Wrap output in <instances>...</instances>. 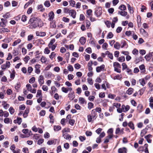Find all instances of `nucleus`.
Masks as SVG:
<instances>
[{
    "instance_id": "obj_7",
    "label": "nucleus",
    "mask_w": 153,
    "mask_h": 153,
    "mask_svg": "<svg viewBox=\"0 0 153 153\" xmlns=\"http://www.w3.org/2000/svg\"><path fill=\"white\" fill-rule=\"evenodd\" d=\"M49 19H48L49 21H52L54 18V14L53 12L52 11H51L48 14Z\"/></svg>"
},
{
    "instance_id": "obj_20",
    "label": "nucleus",
    "mask_w": 153,
    "mask_h": 153,
    "mask_svg": "<svg viewBox=\"0 0 153 153\" xmlns=\"http://www.w3.org/2000/svg\"><path fill=\"white\" fill-rule=\"evenodd\" d=\"M106 54L107 55L108 57L111 59H113V55L112 53H110L108 51H106Z\"/></svg>"
},
{
    "instance_id": "obj_2",
    "label": "nucleus",
    "mask_w": 153,
    "mask_h": 153,
    "mask_svg": "<svg viewBox=\"0 0 153 153\" xmlns=\"http://www.w3.org/2000/svg\"><path fill=\"white\" fill-rule=\"evenodd\" d=\"M102 9L101 7H98L96 8L95 11V15L97 17L100 16L102 14Z\"/></svg>"
},
{
    "instance_id": "obj_40",
    "label": "nucleus",
    "mask_w": 153,
    "mask_h": 153,
    "mask_svg": "<svg viewBox=\"0 0 153 153\" xmlns=\"http://www.w3.org/2000/svg\"><path fill=\"white\" fill-rule=\"evenodd\" d=\"M146 88V87H144L139 90V91L140 92L139 94L141 96L143 94Z\"/></svg>"
},
{
    "instance_id": "obj_58",
    "label": "nucleus",
    "mask_w": 153,
    "mask_h": 153,
    "mask_svg": "<svg viewBox=\"0 0 153 153\" xmlns=\"http://www.w3.org/2000/svg\"><path fill=\"white\" fill-rule=\"evenodd\" d=\"M132 53L134 55H136L138 54L139 52L137 49L136 48H134L133 50Z\"/></svg>"
},
{
    "instance_id": "obj_10",
    "label": "nucleus",
    "mask_w": 153,
    "mask_h": 153,
    "mask_svg": "<svg viewBox=\"0 0 153 153\" xmlns=\"http://www.w3.org/2000/svg\"><path fill=\"white\" fill-rule=\"evenodd\" d=\"M140 69V70L141 73L144 74L146 72L145 65L143 64H142L139 66Z\"/></svg>"
},
{
    "instance_id": "obj_59",
    "label": "nucleus",
    "mask_w": 153,
    "mask_h": 153,
    "mask_svg": "<svg viewBox=\"0 0 153 153\" xmlns=\"http://www.w3.org/2000/svg\"><path fill=\"white\" fill-rule=\"evenodd\" d=\"M70 129L68 128H65L62 131V132L63 133L65 132H69L70 131Z\"/></svg>"
},
{
    "instance_id": "obj_39",
    "label": "nucleus",
    "mask_w": 153,
    "mask_h": 153,
    "mask_svg": "<svg viewBox=\"0 0 153 153\" xmlns=\"http://www.w3.org/2000/svg\"><path fill=\"white\" fill-rule=\"evenodd\" d=\"M92 11L91 9H88L87 10L86 14H87V16L88 17H90L92 14Z\"/></svg>"
},
{
    "instance_id": "obj_14",
    "label": "nucleus",
    "mask_w": 153,
    "mask_h": 153,
    "mask_svg": "<svg viewBox=\"0 0 153 153\" xmlns=\"http://www.w3.org/2000/svg\"><path fill=\"white\" fill-rule=\"evenodd\" d=\"M51 90L50 91V93L52 96L55 92L56 90V88L54 86H52L51 88Z\"/></svg>"
},
{
    "instance_id": "obj_18",
    "label": "nucleus",
    "mask_w": 153,
    "mask_h": 153,
    "mask_svg": "<svg viewBox=\"0 0 153 153\" xmlns=\"http://www.w3.org/2000/svg\"><path fill=\"white\" fill-rule=\"evenodd\" d=\"M86 41V39L84 37H81L79 40V42L82 45H83L85 44Z\"/></svg>"
},
{
    "instance_id": "obj_37",
    "label": "nucleus",
    "mask_w": 153,
    "mask_h": 153,
    "mask_svg": "<svg viewBox=\"0 0 153 153\" xmlns=\"http://www.w3.org/2000/svg\"><path fill=\"white\" fill-rule=\"evenodd\" d=\"M148 85L150 91H153V84L152 82H149Z\"/></svg>"
},
{
    "instance_id": "obj_46",
    "label": "nucleus",
    "mask_w": 153,
    "mask_h": 153,
    "mask_svg": "<svg viewBox=\"0 0 153 153\" xmlns=\"http://www.w3.org/2000/svg\"><path fill=\"white\" fill-rule=\"evenodd\" d=\"M120 44L118 42H116L114 44V47L117 49V50H118L120 48Z\"/></svg>"
},
{
    "instance_id": "obj_19",
    "label": "nucleus",
    "mask_w": 153,
    "mask_h": 153,
    "mask_svg": "<svg viewBox=\"0 0 153 153\" xmlns=\"http://www.w3.org/2000/svg\"><path fill=\"white\" fill-rule=\"evenodd\" d=\"M79 102L80 104H83L84 103H86V102L85 100L83 97H79Z\"/></svg>"
},
{
    "instance_id": "obj_62",
    "label": "nucleus",
    "mask_w": 153,
    "mask_h": 153,
    "mask_svg": "<svg viewBox=\"0 0 153 153\" xmlns=\"http://www.w3.org/2000/svg\"><path fill=\"white\" fill-rule=\"evenodd\" d=\"M122 70H124L126 69H127V65L125 63H123L122 64Z\"/></svg>"
},
{
    "instance_id": "obj_26",
    "label": "nucleus",
    "mask_w": 153,
    "mask_h": 153,
    "mask_svg": "<svg viewBox=\"0 0 153 153\" xmlns=\"http://www.w3.org/2000/svg\"><path fill=\"white\" fill-rule=\"evenodd\" d=\"M122 78V74H117L116 76H114L113 79H118V80H121Z\"/></svg>"
},
{
    "instance_id": "obj_38",
    "label": "nucleus",
    "mask_w": 153,
    "mask_h": 153,
    "mask_svg": "<svg viewBox=\"0 0 153 153\" xmlns=\"http://www.w3.org/2000/svg\"><path fill=\"white\" fill-rule=\"evenodd\" d=\"M49 117L50 119V123H53L54 121V119L53 118V116L52 114H50Z\"/></svg>"
},
{
    "instance_id": "obj_1",
    "label": "nucleus",
    "mask_w": 153,
    "mask_h": 153,
    "mask_svg": "<svg viewBox=\"0 0 153 153\" xmlns=\"http://www.w3.org/2000/svg\"><path fill=\"white\" fill-rule=\"evenodd\" d=\"M39 19H35V18L30 19L28 22L29 24H31L30 26V28H35L38 26H39Z\"/></svg>"
},
{
    "instance_id": "obj_30",
    "label": "nucleus",
    "mask_w": 153,
    "mask_h": 153,
    "mask_svg": "<svg viewBox=\"0 0 153 153\" xmlns=\"http://www.w3.org/2000/svg\"><path fill=\"white\" fill-rule=\"evenodd\" d=\"M10 30L7 28H0V33L8 32Z\"/></svg>"
},
{
    "instance_id": "obj_50",
    "label": "nucleus",
    "mask_w": 153,
    "mask_h": 153,
    "mask_svg": "<svg viewBox=\"0 0 153 153\" xmlns=\"http://www.w3.org/2000/svg\"><path fill=\"white\" fill-rule=\"evenodd\" d=\"M26 87L27 88V90L29 91H30L32 89V86L31 85L29 84H27L26 85Z\"/></svg>"
},
{
    "instance_id": "obj_51",
    "label": "nucleus",
    "mask_w": 153,
    "mask_h": 153,
    "mask_svg": "<svg viewBox=\"0 0 153 153\" xmlns=\"http://www.w3.org/2000/svg\"><path fill=\"white\" fill-rule=\"evenodd\" d=\"M94 106V104L91 102H89L88 103V108L91 109V108H93Z\"/></svg>"
},
{
    "instance_id": "obj_41",
    "label": "nucleus",
    "mask_w": 153,
    "mask_h": 153,
    "mask_svg": "<svg viewBox=\"0 0 153 153\" xmlns=\"http://www.w3.org/2000/svg\"><path fill=\"white\" fill-rule=\"evenodd\" d=\"M119 9L122 11L125 10H126V6L122 4L119 7Z\"/></svg>"
},
{
    "instance_id": "obj_60",
    "label": "nucleus",
    "mask_w": 153,
    "mask_h": 153,
    "mask_svg": "<svg viewBox=\"0 0 153 153\" xmlns=\"http://www.w3.org/2000/svg\"><path fill=\"white\" fill-rule=\"evenodd\" d=\"M105 25H106L107 27L109 28L110 27L111 23L110 21H107L105 22Z\"/></svg>"
},
{
    "instance_id": "obj_15",
    "label": "nucleus",
    "mask_w": 153,
    "mask_h": 153,
    "mask_svg": "<svg viewBox=\"0 0 153 153\" xmlns=\"http://www.w3.org/2000/svg\"><path fill=\"white\" fill-rule=\"evenodd\" d=\"M74 94V91H72L68 94V96L70 100H72L75 98V96L73 94Z\"/></svg>"
},
{
    "instance_id": "obj_42",
    "label": "nucleus",
    "mask_w": 153,
    "mask_h": 153,
    "mask_svg": "<svg viewBox=\"0 0 153 153\" xmlns=\"http://www.w3.org/2000/svg\"><path fill=\"white\" fill-rule=\"evenodd\" d=\"M55 39H53L51 40L48 45V46L49 48H51V46L52 45H53V44L55 42Z\"/></svg>"
},
{
    "instance_id": "obj_64",
    "label": "nucleus",
    "mask_w": 153,
    "mask_h": 153,
    "mask_svg": "<svg viewBox=\"0 0 153 153\" xmlns=\"http://www.w3.org/2000/svg\"><path fill=\"white\" fill-rule=\"evenodd\" d=\"M30 58L29 56H26L24 58V60L27 63L28 61L30 59Z\"/></svg>"
},
{
    "instance_id": "obj_11",
    "label": "nucleus",
    "mask_w": 153,
    "mask_h": 153,
    "mask_svg": "<svg viewBox=\"0 0 153 153\" xmlns=\"http://www.w3.org/2000/svg\"><path fill=\"white\" fill-rule=\"evenodd\" d=\"M118 153H127V149L125 148H119L118 150Z\"/></svg>"
},
{
    "instance_id": "obj_5",
    "label": "nucleus",
    "mask_w": 153,
    "mask_h": 153,
    "mask_svg": "<svg viewBox=\"0 0 153 153\" xmlns=\"http://www.w3.org/2000/svg\"><path fill=\"white\" fill-rule=\"evenodd\" d=\"M32 130L35 132H38V133L41 134L42 133L43 131L42 129L40 128H37L35 126H34L32 128Z\"/></svg>"
},
{
    "instance_id": "obj_31",
    "label": "nucleus",
    "mask_w": 153,
    "mask_h": 153,
    "mask_svg": "<svg viewBox=\"0 0 153 153\" xmlns=\"http://www.w3.org/2000/svg\"><path fill=\"white\" fill-rule=\"evenodd\" d=\"M38 9L40 11L43 12L45 10V9L43 7V6L42 4H40L38 5Z\"/></svg>"
},
{
    "instance_id": "obj_8",
    "label": "nucleus",
    "mask_w": 153,
    "mask_h": 153,
    "mask_svg": "<svg viewBox=\"0 0 153 153\" xmlns=\"http://www.w3.org/2000/svg\"><path fill=\"white\" fill-rule=\"evenodd\" d=\"M153 52L150 53L149 54H147L145 57V59L146 61H149L151 58L153 56Z\"/></svg>"
},
{
    "instance_id": "obj_25",
    "label": "nucleus",
    "mask_w": 153,
    "mask_h": 153,
    "mask_svg": "<svg viewBox=\"0 0 153 153\" xmlns=\"http://www.w3.org/2000/svg\"><path fill=\"white\" fill-rule=\"evenodd\" d=\"M21 40L19 39H18L17 40L15 41H14L13 42L12 45L13 46H16L18 44L20 43L21 42Z\"/></svg>"
},
{
    "instance_id": "obj_36",
    "label": "nucleus",
    "mask_w": 153,
    "mask_h": 153,
    "mask_svg": "<svg viewBox=\"0 0 153 153\" xmlns=\"http://www.w3.org/2000/svg\"><path fill=\"white\" fill-rule=\"evenodd\" d=\"M56 27L55 22L54 21H52L50 23V27L52 28H55Z\"/></svg>"
},
{
    "instance_id": "obj_28",
    "label": "nucleus",
    "mask_w": 153,
    "mask_h": 153,
    "mask_svg": "<svg viewBox=\"0 0 153 153\" xmlns=\"http://www.w3.org/2000/svg\"><path fill=\"white\" fill-rule=\"evenodd\" d=\"M118 13L119 14H120L121 16H125L127 15L128 13L127 12L125 11H118Z\"/></svg>"
},
{
    "instance_id": "obj_47",
    "label": "nucleus",
    "mask_w": 153,
    "mask_h": 153,
    "mask_svg": "<svg viewBox=\"0 0 153 153\" xmlns=\"http://www.w3.org/2000/svg\"><path fill=\"white\" fill-rule=\"evenodd\" d=\"M44 5L45 7H48L50 6L51 4L49 1H46L45 2Z\"/></svg>"
},
{
    "instance_id": "obj_27",
    "label": "nucleus",
    "mask_w": 153,
    "mask_h": 153,
    "mask_svg": "<svg viewBox=\"0 0 153 153\" xmlns=\"http://www.w3.org/2000/svg\"><path fill=\"white\" fill-rule=\"evenodd\" d=\"M22 122V119L21 118H18L17 119L14 120V123H17L18 124H21Z\"/></svg>"
},
{
    "instance_id": "obj_45",
    "label": "nucleus",
    "mask_w": 153,
    "mask_h": 153,
    "mask_svg": "<svg viewBox=\"0 0 153 153\" xmlns=\"http://www.w3.org/2000/svg\"><path fill=\"white\" fill-rule=\"evenodd\" d=\"M70 5V6L74 7L76 3L73 0H71L69 1Z\"/></svg>"
},
{
    "instance_id": "obj_55",
    "label": "nucleus",
    "mask_w": 153,
    "mask_h": 153,
    "mask_svg": "<svg viewBox=\"0 0 153 153\" xmlns=\"http://www.w3.org/2000/svg\"><path fill=\"white\" fill-rule=\"evenodd\" d=\"M9 111L10 113L11 114H13L15 112V110L13 109V107H10L9 109Z\"/></svg>"
},
{
    "instance_id": "obj_53",
    "label": "nucleus",
    "mask_w": 153,
    "mask_h": 153,
    "mask_svg": "<svg viewBox=\"0 0 153 153\" xmlns=\"http://www.w3.org/2000/svg\"><path fill=\"white\" fill-rule=\"evenodd\" d=\"M123 130L122 129L121 130H120V128H117L116 129V134H117L118 133H123Z\"/></svg>"
},
{
    "instance_id": "obj_49",
    "label": "nucleus",
    "mask_w": 153,
    "mask_h": 153,
    "mask_svg": "<svg viewBox=\"0 0 153 153\" xmlns=\"http://www.w3.org/2000/svg\"><path fill=\"white\" fill-rule=\"evenodd\" d=\"M118 61L120 62H122L125 61V57L124 56H121L118 58Z\"/></svg>"
},
{
    "instance_id": "obj_23",
    "label": "nucleus",
    "mask_w": 153,
    "mask_h": 153,
    "mask_svg": "<svg viewBox=\"0 0 153 153\" xmlns=\"http://www.w3.org/2000/svg\"><path fill=\"white\" fill-rule=\"evenodd\" d=\"M4 122L5 123L8 124L9 123H10L11 124L12 123V120L11 119L9 118H5L4 119Z\"/></svg>"
},
{
    "instance_id": "obj_52",
    "label": "nucleus",
    "mask_w": 153,
    "mask_h": 153,
    "mask_svg": "<svg viewBox=\"0 0 153 153\" xmlns=\"http://www.w3.org/2000/svg\"><path fill=\"white\" fill-rule=\"evenodd\" d=\"M61 128L60 126H54V129L56 131H58L61 129Z\"/></svg>"
},
{
    "instance_id": "obj_34",
    "label": "nucleus",
    "mask_w": 153,
    "mask_h": 153,
    "mask_svg": "<svg viewBox=\"0 0 153 153\" xmlns=\"http://www.w3.org/2000/svg\"><path fill=\"white\" fill-rule=\"evenodd\" d=\"M128 126L132 129L134 130V125L132 122H130L128 123Z\"/></svg>"
},
{
    "instance_id": "obj_21",
    "label": "nucleus",
    "mask_w": 153,
    "mask_h": 153,
    "mask_svg": "<svg viewBox=\"0 0 153 153\" xmlns=\"http://www.w3.org/2000/svg\"><path fill=\"white\" fill-rule=\"evenodd\" d=\"M151 137L152 135L151 134H148L145 137V138L148 143H151L152 140L150 139V138Z\"/></svg>"
},
{
    "instance_id": "obj_63",
    "label": "nucleus",
    "mask_w": 153,
    "mask_h": 153,
    "mask_svg": "<svg viewBox=\"0 0 153 153\" xmlns=\"http://www.w3.org/2000/svg\"><path fill=\"white\" fill-rule=\"evenodd\" d=\"M56 55L55 53L54 52H52L51 53V55L49 56L50 58L52 60L54 57Z\"/></svg>"
},
{
    "instance_id": "obj_43",
    "label": "nucleus",
    "mask_w": 153,
    "mask_h": 153,
    "mask_svg": "<svg viewBox=\"0 0 153 153\" xmlns=\"http://www.w3.org/2000/svg\"><path fill=\"white\" fill-rule=\"evenodd\" d=\"M40 60L42 63H46L47 62V59L45 57L42 56Z\"/></svg>"
},
{
    "instance_id": "obj_22",
    "label": "nucleus",
    "mask_w": 153,
    "mask_h": 153,
    "mask_svg": "<svg viewBox=\"0 0 153 153\" xmlns=\"http://www.w3.org/2000/svg\"><path fill=\"white\" fill-rule=\"evenodd\" d=\"M105 136V134H100L99 137H97L96 140V142L97 143H100L101 142V138Z\"/></svg>"
},
{
    "instance_id": "obj_48",
    "label": "nucleus",
    "mask_w": 153,
    "mask_h": 153,
    "mask_svg": "<svg viewBox=\"0 0 153 153\" xmlns=\"http://www.w3.org/2000/svg\"><path fill=\"white\" fill-rule=\"evenodd\" d=\"M128 10L130 11L131 13H133L134 12V10L132 7L128 4H127Z\"/></svg>"
},
{
    "instance_id": "obj_3",
    "label": "nucleus",
    "mask_w": 153,
    "mask_h": 153,
    "mask_svg": "<svg viewBox=\"0 0 153 153\" xmlns=\"http://www.w3.org/2000/svg\"><path fill=\"white\" fill-rule=\"evenodd\" d=\"M1 22H0V25L2 27H5L7 23V20L6 19H1Z\"/></svg>"
},
{
    "instance_id": "obj_35",
    "label": "nucleus",
    "mask_w": 153,
    "mask_h": 153,
    "mask_svg": "<svg viewBox=\"0 0 153 153\" xmlns=\"http://www.w3.org/2000/svg\"><path fill=\"white\" fill-rule=\"evenodd\" d=\"M139 82L140 84L143 86H144L146 84V83L145 82V81L144 79H140L139 80Z\"/></svg>"
},
{
    "instance_id": "obj_4",
    "label": "nucleus",
    "mask_w": 153,
    "mask_h": 153,
    "mask_svg": "<svg viewBox=\"0 0 153 153\" xmlns=\"http://www.w3.org/2000/svg\"><path fill=\"white\" fill-rule=\"evenodd\" d=\"M105 66L104 65H102L100 66H98L96 68V71L97 72L99 73L101 71L104 70Z\"/></svg>"
},
{
    "instance_id": "obj_9",
    "label": "nucleus",
    "mask_w": 153,
    "mask_h": 153,
    "mask_svg": "<svg viewBox=\"0 0 153 153\" xmlns=\"http://www.w3.org/2000/svg\"><path fill=\"white\" fill-rule=\"evenodd\" d=\"M44 78L43 76L42 75H41L39 76V78L38 79V82L40 85L43 84L44 83Z\"/></svg>"
},
{
    "instance_id": "obj_16",
    "label": "nucleus",
    "mask_w": 153,
    "mask_h": 153,
    "mask_svg": "<svg viewBox=\"0 0 153 153\" xmlns=\"http://www.w3.org/2000/svg\"><path fill=\"white\" fill-rule=\"evenodd\" d=\"M2 105L5 109H7L10 106L8 104H7L6 102L5 101H2Z\"/></svg>"
},
{
    "instance_id": "obj_56",
    "label": "nucleus",
    "mask_w": 153,
    "mask_h": 153,
    "mask_svg": "<svg viewBox=\"0 0 153 153\" xmlns=\"http://www.w3.org/2000/svg\"><path fill=\"white\" fill-rule=\"evenodd\" d=\"M88 120L89 122H91L93 119V116L91 114H89L88 115Z\"/></svg>"
},
{
    "instance_id": "obj_57",
    "label": "nucleus",
    "mask_w": 153,
    "mask_h": 153,
    "mask_svg": "<svg viewBox=\"0 0 153 153\" xmlns=\"http://www.w3.org/2000/svg\"><path fill=\"white\" fill-rule=\"evenodd\" d=\"M113 106L115 107L116 108H118L120 107L121 104L119 103H113Z\"/></svg>"
},
{
    "instance_id": "obj_12",
    "label": "nucleus",
    "mask_w": 153,
    "mask_h": 153,
    "mask_svg": "<svg viewBox=\"0 0 153 153\" xmlns=\"http://www.w3.org/2000/svg\"><path fill=\"white\" fill-rule=\"evenodd\" d=\"M140 32L141 34H143L144 36L147 37L148 36V33L144 29L141 28Z\"/></svg>"
},
{
    "instance_id": "obj_17",
    "label": "nucleus",
    "mask_w": 153,
    "mask_h": 153,
    "mask_svg": "<svg viewBox=\"0 0 153 153\" xmlns=\"http://www.w3.org/2000/svg\"><path fill=\"white\" fill-rule=\"evenodd\" d=\"M71 14V15L73 18H75L76 17V11L73 10H71V12L69 13Z\"/></svg>"
},
{
    "instance_id": "obj_6",
    "label": "nucleus",
    "mask_w": 153,
    "mask_h": 153,
    "mask_svg": "<svg viewBox=\"0 0 153 153\" xmlns=\"http://www.w3.org/2000/svg\"><path fill=\"white\" fill-rule=\"evenodd\" d=\"M41 67V65L39 64H36L35 65V72L38 74H39L41 71L40 69V68Z\"/></svg>"
},
{
    "instance_id": "obj_32",
    "label": "nucleus",
    "mask_w": 153,
    "mask_h": 153,
    "mask_svg": "<svg viewBox=\"0 0 153 153\" xmlns=\"http://www.w3.org/2000/svg\"><path fill=\"white\" fill-rule=\"evenodd\" d=\"M113 137L112 134L109 135L105 138L104 141V143H107L109 142V139H111Z\"/></svg>"
},
{
    "instance_id": "obj_54",
    "label": "nucleus",
    "mask_w": 153,
    "mask_h": 153,
    "mask_svg": "<svg viewBox=\"0 0 153 153\" xmlns=\"http://www.w3.org/2000/svg\"><path fill=\"white\" fill-rule=\"evenodd\" d=\"M130 108V107L129 105H127L125 106L124 110H123V112H126L128 111Z\"/></svg>"
},
{
    "instance_id": "obj_33",
    "label": "nucleus",
    "mask_w": 153,
    "mask_h": 153,
    "mask_svg": "<svg viewBox=\"0 0 153 153\" xmlns=\"http://www.w3.org/2000/svg\"><path fill=\"white\" fill-rule=\"evenodd\" d=\"M113 66L114 68H121V66L120 65L118 62H114L113 63Z\"/></svg>"
},
{
    "instance_id": "obj_13",
    "label": "nucleus",
    "mask_w": 153,
    "mask_h": 153,
    "mask_svg": "<svg viewBox=\"0 0 153 153\" xmlns=\"http://www.w3.org/2000/svg\"><path fill=\"white\" fill-rule=\"evenodd\" d=\"M137 110L139 113H140L143 111V105L142 104H139L138 105Z\"/></svg>"
},
{
    "instance_id": "obj_24",
    "label": "nucleus",
    "mask_w": 153,
    "mask_h": 153,
    "mask_svg": "<svg viewBox=\"0 0 153 153\" xmlns=\"http://www.w3.org/2000/svg\"><path fill=\"white\" fill-rule=\"evenodd\" d=\"M91 115L93 116V119H96V118L97 114L96 112V111L95 110H94V109H93L92 111L91 114Z\"/></svg>"
},
{
    "instance_id": "obj_29",
    "label": "nucleus",
    "mask_w": 153,
    "mask_h": 153,
    "mask_svg": "<svg viewBox=\"0 0 153 153\" xmlns=\"http://www.w3.org/2000/svg\"><path fill=\"white\" fill-rule=\"evenodd\" d=\"M134 89L131 88H129L126 91V93L129 95L131 94L133 92Z\"/></svg>"
},
{
    "instance_id": "obj_44",
    "label": "nucleus",
    "mask_w": 153,
    "mask_h": 153,
    "mask_svg": "<svg viewBox=\"0 0 153 153\" xmlns=\"http://www.w3.org/2000/svg\"><path fill=\"white\" fill-rule=\"evenodd\" d=\"M63 136L65 139L67 140H70L71 138V137L69 134H63Z\"/></svg>"
},
{
    "instance_id": "obj_61",
    "label": "nucleus",
    "mask_w": 153,
    "mask_h": 153,
    "mask_svg": "<svg viewBox=\"0 0 153 153\" xmlns=\"http://www.w3.org/2000/svg\"><path fill=\"white\" fill-rule=\"evenodd\" d=\"M35 81V78L32 77L29 80V82L30 83H33Z\"/></svg>"
}]
</instances>
